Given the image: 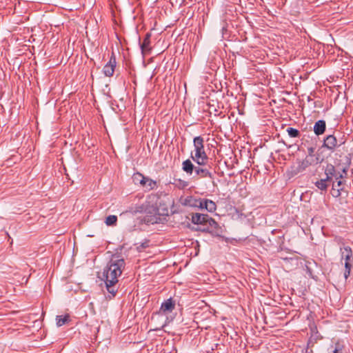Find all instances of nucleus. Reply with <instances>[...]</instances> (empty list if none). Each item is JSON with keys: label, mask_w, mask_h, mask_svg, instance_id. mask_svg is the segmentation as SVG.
I'll return each instance as SVG.
<instances>
[{"label": "nucleus", "mask_w": 353, "mask_h": 353, "mask_svg": "<svg viewBox=\"0 0 353 353\" xmlns=\"http://www.w3.org/2000/svg\"><path fill=\"white\" fill-rule=\"evenodd\" d=\"M125 265L124 259L119 255L114 254L112 256L106 267L103 269V277L106 289L113 296L117 292L114 285L118 283V277L121 275Z\"/></svg>", "instance_id": "1"}, {"label": "nucleus", "mask_w": 353, "mask_h": 353, "mask_svg": "<svg viewBox=\"0 0 353 353\" xmlns=\"http://www.w3.org/2000/svg\"><path fill=\"white\" fill-rule=\"evenodd\" d=\"M185 226L192 230L207 232L219 237H223L225 232L224 225H221L219 222H186Z\"/></svg>", "instance_id": "2"}, {"label": "nucleus", "mask_w": 353, "mask_h": 353, "mask_svg": "<svg viewBox=\"0 0 353 353\" xmlns=\"http://www.w3.org/2000/svg\"><path fill=\"white\" fill-rule=\"evenodd\" d=\"M322 160L317 156L314 154H307L305 158L301 161H297L288 171L289 174L291 176H294L304 170H305L308 167L311 165H314L318 164L321 162Z\"/></svg>", "instance_id": "3"}, {"label": "nucleus", "mask_w": 353, "mask_h": 353, "mask_svg": "<svg viewBox=\"0 0 353 353\" xmlns=\"http://www.w3.org/2000/svg\"><path fill=\"white\" fill-rule=\"evenodd\" d=\"M194 153H192L191 157L199 165H203L206 164L208 156L204 150V140L201 136L196 137L193 140Z\"/></svg>", "instance_id": "4"}, {"label": "nucleus", "mask_w": 353, "mask_h": 353, "mask_svg": "<svg viewBox=\"0 0 353 353\" xmlns=\"http://www.w3.org/2000/svg\"><path fill=\"white\" fill-rule=\"evenodd\" d=\"M176 302L172 298L168 299L164 301L159 310V311L152 314L151 319L153 321L156 316H166L172 312L175 309Z\"/></svg>", "instance_id": "5"}, {"label": "nucleus", "mask_w": 353, "mask_h": 353, "mask_svg": "<svg viewBox=\"0 0 353 353\" xmlns=\"http://www.w3.org/2000/svg\"><path fill=\"white\" fill-rule=\"evenodd\" d=\"M160 222H138L134 225V230L143 231L147 232H154L155 225Z\"/></svg>", "instance_id": "6"}, {"label": "nucleus", "mask_w": 353, "mask_h": 353, "mask_svg": "<svg viewBox=\"0 0 353 353\" xmlns=\"http://www.w3.org/2000/svg\"><path fill=\"white\" fill-rule=\"evenodd\" d=\"M325 174L326 175V178L330 179V181H333L339 179V178H342V174L339 172H336L334 166L331 164L327 165L325 170Z\"/></svg>", "instance_id": "7"}, {"label": "nucleus", "mask_w": 353, "mask_h": 353, "mask_svg": "<svg viewBox=\"0 0 353 353\" xmlns=\"http://www.w3.org/2000/svg\"><path fill=\"white\" fill-rule=\"evenodd\" d=\"M115 65V59L111 57L110 61L103 68V72L106 77H112L113 75Z\"/></svg>", "instance_id": "8"}, {"label": "nucleus", "mask_w": 353, "mask_h": 353, "mask_svg": "<svg viewBox=\"0 0 353 353\" xmlns=\"http://www.w3.org/2000/svg\"><path fill=\"white\" fill-rule=\"evenodd\" d=\"M199 208L201 209H206L209 212H214L216 208V205L211 200L201 199V202H199Z\"/></svg>", "instance_id": "9"}, {"label": "nucleus", "mask_w": 353, "mask_h": 353, "mask_svg": "<svg viewBox=\"0 0 353 353\" xmlns=\"http://www.w3.org/2000/svg\"><path fill=\"white\" fill-rule=\"evenodd\" d=\"M150 34L147 33L143 39V43L141 44V51L143 54L149 53L151 50V48L150 46Z\"/></svg>", "instance_id": "10"}, {"label": "nucleus", "mask_w": 353, "mask_h": 353, "mask_svg": "<svg viewBox=\"0 0 353 353\" xmlns=\"http://www.w3.org/2000/svg\"><path fill=\"white\" fill-rule=\"evenodd\" d=\"M342 178H339V179L336 180L335 181H332V194L334 196H339L340 195V190H342L343 183L341 181Z\"/></svg>", "instance_id": "11"}, {"label": "nucleus", "mask_w": 353, "mask_h": 353, "mask_svg": "<svg viewBox=\"0 0 353 353\" xmlns=\"http://www.w3.org/2000/svg\"><path fill=\"white\" fill-rule=\"evenodd\" d=\"M341 252L342 259H345V262L352 263L353 261L352 250L350 247L345 246Z\"/></svg>", "instance_id": "12"}, {"label": "nucleus", "mask_w": 353, "mask_h": 353, "mask_svg": "<svg viewBox=\"0 0 353 353\" xmlns=\"http://www.w3.org/2000/svg\"><path fill=\"white\" fill-rule=\"evenodd\" d=\"M325 122L323 120L316 121L314 126V132L316 135H320L324 133L325 130Z\"/></svg>", "instance_id": "13"}, {"label": "nucleus", "mask_w": 353, "mask_h": 353, "mask_svg": "<svg viewBox=\"0 0 353 353\" xmlns=\"http://www.w3.org/2000/svg\"><path fill=\"white\" fill-rule=\"evenodd\" d=\"M336 145V139L332 135L327 136L324 140L323 146L330 150H333Z\"/></svg>", "instance_id": "14"}, {"label": "nucleus", "mask_w": 353, "mask_h": 353, "mask_svg": "<svg viewBox=\"0 0 353 353\" xmlns=\"http://www.w3.org/2000/svg\"><path fill=\"white\" fill-rule=\"evenodd\" d=\"M133 182L135 184H141L143 186L146 185V178L143 176L141 173H135L132 176Z\"/></svg>", "instance_id": "15"}, {"label": "nucleus", "mask_w": 353, "mask_h": 353, "mask_svg": "<svg viewBox=\"0 0 353 353\" xmlns=\"http://www.w3.org/2000/svg\"><path fill=\"white\" fill-rule=\"evenodd\" d=\"M331 182H332V181H330L327 178H325V179H322L319 181H317L315 183V185L321 190H325L327 189V188L330 185Z\"/></svg>", "instance_id": "16"}, {"label": "nucleus", "mask_w": 353, "mask_h": 353, "mask_svg": "<svg viewBox=\"0 0 353 353\" xmlns=\"http://www.w3.org/2000/svg\"><path fill=\"white\" fill-rule=\"evenodd\" d=\"M183 170L188 174H192L193 170H194L195 167L190 160L187 159L183 162Z\"/></svg>", "instance_id": "17"}, {"label": "nucleus", "mask_w": 353, "mask_h": 353, "mask_svg": "<svg viewBox=\"0 0 353 353\" xmlns=\"http://www.w3.org/2000/svg\"><path fill=\"white\" fill-rule=\"evenodd\" d=\"M201 199H196L192 196H188L184 200V204L189 206L199 208V202H201Z\"/></svg>", "instance_id": "18"}, {"label": "nucleus", "mask_w": 353, "mask_h": 353, "mask_svg": "<svg viewBox=\"0 0 353 353\" xmlns=\"http://www.w3.org/2000/svg\"><path fill=\"white\" fill-rule=\"evenodd\" d=\"M194 172L200 177H212L211 173L207 169H203L199 167H195Z\"/></svg>", "instance_id": "19"}, {"label": "nucleus", "mask_w": 353, "mask_h": 353, "mask_svg": "<svg viewBox=\"0 0 353 353\" xmlns=\"http://www.w3.org/2000/svg\"><path fill=\"white\" fill-rule=\"evenodd\" d=\"M56 320H57V326L61 327V326L65 325L66 323H68L70 321V315L65 314L64 316H63V315L57 316Z\"/></svg>", "instance_id": "20"}, {"label": "nucleus", "mask_w": 353, "mask_h": 353, "mask_svg": "<svg viewBox=\"0 0 353 353\" xmlns=\"http://www.w3.org/2000/svg\"><path fill=\"white\" fill-rule=\"evenodd\" d=\"M150 241L149 239H145L142 243L135 244L136 250L139 252H143L146 248L150 247Z\"/></svg>", "instance_id": "21"}, {"label": "nucleus", "mask_w": 353, "mask_h": 353, "mask_svg": "<svg viewBox=\"0 0 353 353\" xmlns=\"http://www.w3.org/2000/svg\"><path fill=\"white\" fill-rule=\"evenodd\" d=\"M352 267V263L345 262L344 277L345 279H347L349 277V276L350 274Z\"/></svg>", "instance_id": "22"}, {"label": "nucleus", "mask_w": 353, "mask_h": 353, "mask_svg": "<svg viewBox=\"0 0 353 353\" xmlns=\"http://www.w3.org/2000/svg\"><path fill=\"white\" fill-rule=\"evenodd\" d=\"M287 132L291 137H298L300 135L299 131L295 128H288Z\"/></svg>", "instance_id": "23"}, {"label": "nucleus", "mask_w": 353, "mask_h": 353, "mask_svg": "<svg viewBox=\"0 0 353 353\" xmlns=\"http://www.w3.org/2000/svg\"><path fill=\"white\" fill-rule=\"evenodd\" d=\"M330 353H343V345H341L339 342L336 343L334 347L332 350V352Z\"/></svg>", "instance_id": "24"}, {"label": "nucleus", "mask_w": 353, "mask_h": 353, "mask_svg": "<svg viewBox=\"0 0 353 353\" xmlns=\"http://www.w3.org/2000/svg\"><path fill=\"white\" fill-rule=\"evenodd\" d=\"M201 216H203L202 217V221H208L205 218V216H207V215H203V214H199V213L193 214L192 219V221H194V219H196V221H200Z\"/></svg>", "instance_id": "25"}, {"label": "nucleus", "mask_w": 353, "mask_h": 353, "mask_svg": "<svg viewBox=\"0 0 353 353\" xmlns=\"http://www.w3.org/2000/svg\"><path fill=\"white\" fill-rule=\"evenodd\" d=\"M156 183L155 182L152 181V180L146 178V185L145 187L148 188L149 190H152L155 186Z\"/></svg>", "instance_id": "26"}, {"label": "nucleus", "mask_w": 353, "mask_h": 353, "mask_svg": "<svg viewBox=\"0 0 353 353\" xmlns=\"http://www.w3.org/2000/svg\"><path fill=\"white\" fill-rule=\"evenodd\" d=\"M105 221H117V217L115 215H110L106 217Z\"/></svg>", "instance_id": "27"}, {"label": "nucleus", "mask_w": 353, "mask_h": 353, "mask_svg": "<svg viewBox=\"0 0 353 353\" xmlns=\"http://www.w3.org/2000/svg\"><path fill=\"white\" fill-rule=\"evenodd\" d=\"M105 223L108 226H114L116 225L117 222H105Z\"/></svg>", "instance_id": "28"}, {"label": "nucleus", "mask_w": 353, "mask_h": 353, "mask_svg": "<svg viewBox=\"0 0 353 353\" xmlns=\"http://www.w3.org/2000/svg\"><path fill=\"white\" fill-rule=\"evenodd\" d=\"M168 322H169V321H168V318L167 317V318H166V321H165V323H164L163 324H162V325H161V327H165V326L167 325V323H168Z\"/></svg>", "instance_id": "29"}, {"label": "nucleus", "mask_w": 353, "mask_h": 353, "mask_svg": "<svg viewBox=\"0 0 353 353\" xmlns=\"http://www.w3.org/2000/svg\"><path fill=\"white\" fill-rule=\"evenodd\" d=\"M313 152H314V149L312 148H309V154H314Z\"/></svg>", "instance_id": "30"}, {"label": "nucleus", "mask_w": 353, "mask_h": 353, "mask_svg": "<svg viewBox=\"0 0 353 353\" xmlns=\"http://www.w3.org/2000/svg\"><path fill=\"white\" fill-rule=\"evenodd\" d=\"M306 352L307 353H312V350H310V351H308V348H307Z\"/></svg>", "instance_id": "31"}, {"label": "nucleus", "mask_w": 353, "mask_h": 353, "mask_svg": "<svg viewBox=\"0 0 353 353\" xmlns=\"http://www.w3.org/2000/svg\"><path fill=\"white\" fill-rule=\"evenodd\" d=\"M140 208L141 210H139L138 211L142 212V208L141 207Z\"/></svg>", "instance_id": "32"}, {"label": "nucleus", "mask_w": 353, "mask_h": 353, "mask_svg": "<svg viewBox=\"0 0 353 353\" xmlns=\"http://www.w3.org/2000/svg\"><path fill=\"white\" fill-rule=\"evenodd\" d=\"M160 328L156 327L154 328L155 330H159Z\"/></svg>", "instance_id": "33"}]
</instances>
